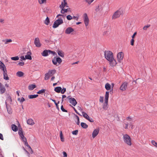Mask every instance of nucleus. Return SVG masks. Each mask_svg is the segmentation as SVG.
<instances>
[{
    "label": "nucleus",
    "mask_w": 157,
    "mask_h": 157,
    "mask_svg": "<svg viewBox=\"0 0 157 157\" xmlns=\"http://www.w3.org/2000/svg\"><path fill=\"white\" fill-rule=\"evenodd\" d=\"M128 84L127 82H124L121 86L120 88V90L122 91L125 90L127 88Z\"/></svg>",
    "instance_id": "nucleus-12"
},
{
    "label": "nucleus",
    "mask_w": 157,
    "mask_h": 157,
    "mask_svg": "<svg viewBox=\"0 0 157 157\" xmlns=\"http://www.w3.org/2000/svg\"><path fill=\"white\" fill-rule=\"evenodd\" d=\"M27 122L28 124L32 125H33L35 124L33 120L31 118L28 119L27 120Z\"/></svg>",
    "instance_id": "nucleus-22"
},
{
    "label": "nucleus",
    "mask_w": 157,
    "mask_h": 157,
    "mask_svg": "<svg viewBox=\"0 0 157 157\" xmlns=\"http://www.w3.org/2000/svg\"><path fill=\"white\" fill-rule=\"evenodd\" d=\"M94 0H86V2L89 4L90 5Z\"/></svg>",
    "instance_id": "nucleus-50"
},
{
    "label": "nucleus",
    "mask_w": 157,
    "mask_h": 157,
    "mask_svg": "<svg viewBox=\"0 0 157 157\" xmlns=\"http://www.w3.org/2000/svg\"><path fill=\"white\" fill-rule=\"evenodd\" d=\"M109 93L108 91H106L105 96V101L103 105V108L105 110H106L108 108V102L109 97Z\"/></svg>",
    "instance_id": "nucleus-3"
},
{
    "label": "nucleus",
    "mask_w": 157,
    "mask_h": 157,
    "mask_svg": "<svg viewBox=\"0 0 157 157\" xmlns=\"http://www.w3.org/2000/svg\"><path fill=\"white\" fill-rule=\"evenodd\" d=\"M18 133L22 141H25L26 140V138L23 135V131L21 128L19 129Z\"/></svg>",
    "instance_id": "nucleus-11"
},
{
    "label": "nucleus",
    "mask_w": 157,
    "mask_h": 157,
    "mask_svg": "<svg viewBox=\"0 0 157 157\" xmlns=\"http://www.w3.org/2000/svg\"><path fill=\"white\" fill-rule=\"evenodd\" d=\"M87 120H88L91 122H94L92 118H90V117L87 119Z\"/></svg>",
    "instance_id": "nucleus-58"
},
{
    "label": "nucleus",
    "mask_w": 157,
    "mask_h": 157,
    "mask_svg": "<svg viewBox=\"0 0 157 157\" xmlns=\"http://www.w3.org/2000/svg\"><path fill=\"white\" fill-rule=\"evenodd\" d=\"M38 96V94H34V95H29L28 96V98L29 99H33L34 98H37Z\"/></svg>",
    "instance_id": "nucleus-33"
},
{
    "label": "nucleus",
    "mask_w": 157,
    "mask_h": 157,
    "mask_svg": "<svg viewBox=\"0 0 157 157\" xmlns=\"http://www.w3.org/2000/svg\"><path fill=\"white\" fill-rule=\"evenodd\" d=\"M0 69L2 70L3 72H5V71H6L5 65L1 61H0Z\"/></svg>",
    "instance_id": "nucleus-17"
},
{
    "label": "nucleus",
    "mask_w": 157,
    "mask_h": 157,
    "mask_svg": "<svg viewBox=\"0 0 157 157\" xmlns=\"http://www.w3.org/2000/svg\"><path fill=\"white\" fill-rule=\"evenodd\" d=\"M123 140L124 142L129 146L132 145L131 139L130 136L127 134H123Z\"/></svg>",
    "instance_id": "nucleus-2"
},
{
    "label": "nucleus",
    "mask_w": 157,
    "mask_h": 157,
    "mask_svg": "<svg viewBox=\"0 0 157 157\" xmlns=\"http://www.w3.org/2000/svg\"><path fill=\"white\" fill-rule=\"evenodd\" d=\"M150 26L151 25H145L143 29L144 30H146L148 28L150 27Z\"/></svg>",
    "instance_id": "nucleus-45"
},
{
    "label": "nucleus",
    "mask_w": 157,
    "mask_h": 157,
    "mask_svg": "<svg viewBox=\"0 0 157 157\" xmlns=\"http://www.w3.org/2000/svg\"><path fill=\"white\" fill-rule=\"evenodd\" d=\"M65 7H68V6L66 0H63V2H61V4L59 6V7L61 9H63Z\"/></svg>",
    "instance_id": "nucleus-14"
},
{
    "label": "nucleus",
    "mask_w": 157,
    "mask_h": 157,
    "mask_svg": "<svg viewBox=\"0 0 157 157\" xmlns=\"http://www.w3.org/2000/svg\"><path fill=\"white\" fill-rule=\"evenodd\" d=\"M57 52L58 55L62 57H64V53L62 51L59 50H58Z\"/></svg>",
    "instance_id": "nucleus-26"
},
{
    "label": "nucleus",
    "mask_w": 157,
    "mask_h": 157,
    "mask_svg": "<svg viewBox=\"0 0 157 157\" xmlns=\"http://www.w3.org/2000/svg\"><path fill=\"white\" fill-rule=\"evenodd\" d=\"M27 146L29 148L30 150V151H31L30 153H31V154H32L33 153V150H32V149L31 148V147L29 145H27Z\"/></svg>",
    "instance_id": "nucleus-56"
},
{
    "label": "nucleus",
    "mask_w": 157,
    "mask_h": 157,
    "mask_svg": "<svg viewBox=\"0 0 157 157\" xmlns=\"http://www.w3.org/2000/svg\"><path fill=\"white\" fill-rule=\"evenodd\" d=\"M12 101V100L11 98L10 97H9L7 98L6 100L5 101V103L7 105V103L8 102H11Z\"/></svg>",
    "instance_id": "nucleus-39"
},
{
    "label": "nucleus",
    "mask_w": 157,
    "mask_h": 157,
    "mask_svg": "<svg viewBox=\"0 0 157 157\" xmlns=\"http://www.w3.org/2000/svg\"><path fill=\"white\" fill-rule=\"evenodd\" d=\"M16 75L18 77H21L23 75L24 73L21 71H19L17 72Z\"/></svg>",
    "instance_id": "nucleus-34"
},
{
    "label": "nucleus",
    "mask_w": 157,
    "mask_h": 157,
    "mask_svg": "<svg viewBox=\"0 0 157 157\" xmlns=\"http://www.w3.org/2000/svg\"><path fill=\"white\" fill-rule=\"evenodd\" d=\"M67 99L68 100L69 102L74 106H75L77 104L76 100L74 98H70V97L68 96L67 98L65 100H67Z\"/></svg>",
    "instance_id": "nucleus-7"
},
{
    "label": "nucleus",
    "mask_w": 157,
    "mask_h": 157,
    "mask_svg": "<svg viewBox=\"0 0 157 157\" xmlns=\"http://www.w3.org/2000/svg\"><path fill=\"white\" fill-rule=\"evenodd\" d=\"M63 22V20L61 17H59V19L56 21L53 25L52 27L54 28L57 27L59 25L62 24Z\"/></svg>",
    "instance_id": "nucleus-5"
},
{
    "label": "nucleus",
    "mask_w": 157,
    "mask_h": 157,
    "mask_svg": "<svg viewBox=\"0 0 157 157\" xmlns=\"http://www.w3.org/2000/svg\"><path fill=\"white\" fill-rule=\"evenodd\" d=\"M2 41L4 42L5 44H7L8 43L11 42L12 40L11 39L3 40H2Z\"/></svg>",
    "instance_id": "nucleus-37"
},
{
    "label": "nucleus",
    "mask_w": 157,
    "mask_h": 157,
    "mask_svg": "<svg viewBox=\"0 0 157 157\" xmlns=\"http://www.w3.org/2000/svg\"><path fill=\"white\" fill-rule=\"evenodd\" d=\"M104 97L103 96H100V97L99 101L101 103H102L103 101Z\"/></svg>",
    "instance_id": "nucleus-55"
},
{
    "label": "nucleus",
    "mask_w": 157,
    "mask_h": 157,
    "mask_svg": "<svg viewBox=\"0 0 157 157\" xmlns=\"http://www.w3.org/2000/svg\"><path fill=\"white\" fill-rule=\"evenodd\" d=\"M83 19L85 25L86 27L88 25L89 20L87 14L85 13L83 15Z\"/></svg>",
    "instance_id": "nucleus-8"
},
{
    "label": "nucleus",
    "mask_w": 157,
    "mask_h": 157,
    "mask_svg": "<svg viewBox=\"0 0 157 157\" xmlns=\"http://www.w3.org/2000/svg\"><path fill=\"white\" fill-rule=\"evenodd\" d=\"M63 156L64 157H67V154L65 152L63 151Z\"/></svg>",
    "instance_id": "nucleus-60"
},
{
    "label": "nucleus",
    "mask_w": 157,
    "mask_h": 157,
    "mask_svg": "<svg viewBox=\"0 0 157 157\" xmlns=\"http://www.w3.org/2000/svg\"><path fill=\"white\" fill-rule=\"evenodd\" d=\"M78 130H75L73 131H72V134L73 135H77L78 133Z\"/></svg>",
    "instance_id": "nucleus-51"
},
{
    "label": "nucleus",
    "mask_w": 157,
    "mask_h": 157,
    "mask_svg": "<svg viewBox=\"0 0 157 157\" xmlns=\"http://www.w3.org/2000/svg\"><path fill=\"white\" fill-rule=\"evenodd\" d=\"M47 0H39L38 2L40 4L46 3Z\"/></svg>",
    "instance_id": "nucleus-43"
},
{
    "label": "nucleus",
    "mask_w": 157,
    "mask_h": 157,
    "mask_svg": "<svg viewBox=\"0 0 157 157\" xmlns=\"http://www.w3.org/2000/svg\"><path fill=\"white\" fill-rule=\"evenodd\" d=\"M81 127L84 128H86L88 127V125L84 123H81Z\"/></svg>",
    "instance_id": "nucleus-35"
},
{
    "label": "nucleus",
    "mask_w": 157,
    "mask_h": 157,
    "mask_svg": "<svg viewBox=\"0 0 157 157\" xmlns=\"http://www.w3.org/2000/svg\"><path fill=\"white\" fill-rule=\"evenodd\" d=\"M51 100H52L54 102V103L55 104V105H56L57 109L58 110H59V106L58 105V104L59 103V101L57 103H56V101L55 100H53V99H51Z\"/></svg>",
    "instance_id": "nucleus-38"
},
{
    "label": "nucleus",
    "mask_w": 157,
    "mask_h": 157,
    "mask_svg": "<svg viewBox=\"0 0 157 157\" xmlns=\"http://www.w3.org/2000/svg\"><path fill=\"white\" fill-rule=\"evenodd\" d=\"M18 65L20 66H23L24 65V63L23 62H20L18 63Z\"/></svg>",
    "instance_id": "nucleus-57"
},
{
    "label": "nucleus",
    "mask_w": 157,
    "mask_h": 157,
    "mask_svg": "<svg viewBox=\"0 0 157 157\" xmlns=\"http://www.w3.org/2000/svg\"><path fill=\"white\" fill-rule=\"evenodd\" d=\"M11 59L13 60H17L19 59V57L18 56L13 57L11 58Z\"/></svg>",
    "instance_id": "nucleus-44"
},
{
    "label": "nucleus",
    "mask_w": 157,
    "mask_h": 157,
    "mask_svg": "<svg viewBox=\"0 0 157 157\" xmlns=\"http://www.w3.org/2000/svg\"><path fill=\"white\" fill-rule=\"evenodd\" d=\"M103 10V8L101 5L97 6L95 8V11L96 12H98L99 11H102Z\"/></svg>",
    "instance_id": "nucleus-21"
},
{
    "label": "nucleus",
    "mask_w": 157,
    "mask_h": 157,
    "mask_svg": "<svg viewBox=\"0 0 157 157\" xmlns=\"http://www.w3.org/2000/svg\"><path fill=\"white\" fill-rule=\"evenodd\" d=\"M11 128L12 130L14 132H17L18 130V128L17 126L14 124H13L11 125Z\"/></svg>",
    "instance_id": "nucleus-25"
},
{
    "label": "nucleus",
    "mask_w": 157,
    "mask_h": 157,
    "mask_svg": "<svg viewBox=\"0 0 157 157\" xmlns=\"http://www.w3.org/2000/svg\"><path fill=\"white\" fill-rule=\"evenodd\" d=\"M76 119L77 120V122L76 124L77 125H79L80 123L79 119V117L77 115H76Z\"/></svg>",
    "instance_id": "nucleus-49"
},
{
    "label": "nucleus",
    "mask_w": 157,
    "mask_h": 157,
    "mask_svg": "<svg viewBox=\"0 0 157 157\" xmlns=\"http://www.w3.org/2000/svg\"><path fill=\"white\" fill-rule=\"evenodd\" d=\"M34 43L36 47H40L41 46L39 39L38 37L35 38Z\"/></svg>",
    "instance_id": "nucleus-13"
},
{
    "label": "nucleus",
    "mask_w": 157,
    "mask_h": 157,
    "mask_svg": "<svg viewBox=\"0 0 157 157\" xmlns=\"http://www.w3.org/2000/svg\"><path fill=\"white\" fill-rule=\"evenodd\" d=\"M18 133L22 141H25L26 140V138L23 135V131L21 128L19 129Z\"/></svg>",
    "instance_id": "nucleus-10"
},
{
    "label": "nucleus",
    "mask_w": 157,
    "mask_h": 157,
    "mask_svg": "<svg viewBox=\"0 0 157 157\" xmlns=\"http://www.w3.org/2000/svg\"><path fill=\"white\" fill-rule=\"evenodd\" d=\"M67 18L68 20H70L72 19V17L70 15H69L67 16Z\"/></svg>",
    "instance_id": "nucleus-52"
},
{
    "label": "nucleus",
    "mask_w": 157,
    "mask_h": 157,
    "mask_svg": "<svg viewBox=\"0 0 157 157\" xmlns=\"http://www.w3.org/2000/svg\"><path fill=\"white\" fill-rule=\"evenodd\" d=\"M136 32L135 33H134L132 35V39H134V37L135 36H136Z\"/></svg>",
    "instance_id": "nucleus-64"
},
{
    "label": "nucleus",
    "mask_w": 157,
    "mask_h": 157,
    "mask_svg": "<svg viewBox=\"0 0 157 157\" xmlns=\"http://www.w3.org/2000/svg\"><path fill=\"white\" fill-rule=\"evenodd\" d=\"M99 132V129H95L93 132L92 134V137L93 138H94L98 134Z\"/></svg>",
    "instance_id": "nucleus-16"
},
{
    "label": "nucleus",
    "mask_w": 157,
    "mask_h": 157,
    "mask_svg": "<svg viewBox=\"0 0 157 157\" xmlns=\"http://www.w3.org/2000/svg\"><path fill=\"white\" fill-rule=\"evenodd\" d=\"M6 89L5 87L0 82V92L1 94H2L5 92Z\"/></svg>",
    "instance_id": "nucleus-18"
},
{
    "label": "nucleus",
    "mask_w": 157,
    "mask_h": 157,
    "mask_svg": "<svg viewBox=\"0 0 157 157\" xmlns=\"http://www.w3.org/2000/svg\"><path fill=\"white\" fill-rule=\"evenodd\" d=\"M0 139L2 140H3V137L2 134L0 133Z\"/></svg>",
    "instance_id": "nucleus-61"
},
{
    "label": "nucleus",
    "mask_w": 157,
    "mask_h": 157,
    "mask_svg": "<svg viewBox=\"0 0 157 157\" xmlns=\"http://www.w3.org/2000/svg\"><path fill=\"white\" fill-rule=\"evenodd\" d=\"M60 138L61 140V141L63 142L64 141V139L63 136V135L62 131H60Z\"/></svg>",
    "instance_id": "nucleus-36"
},
{
    "label": "nucleus",
    "mask_w": 157,
    "mask_h": 157,
    "mask_svg": "<svg viewBox=\"0 0 157 157\" xmlns=\"http://www.w3.org/2000/svg\"><path fill=\"white\" fill-rule=\"evenodd\" d=\"M123 13V11L122 9H119L116 11L113 14L112 16L113 19H115L119 17Z\"/></svg>",
    "instance_id": "nucleus-4"
},
{
    "label": "nucleus",
    "mask_w": 157,
    "mask_h": 157,
    "mask_svg": "<svg viewBox=\"0 0 157 157\" xmlns=\"http://www.w3.org/2000/svg\"><path fill=\"white\" fill-rule=\"evenodd\" d=\"M49 22V20L48 17H47L44 21V23L46 25H48Z\"/></svg>",
    "instance_id": "nucleus-42"
},
{
    "label": "nucleus",
    "mask_w": 157,
    "mask_h": 157,
    "mask_svg": "<svg viewBox=\"0 0 157 157\" xmlns=\"http://www.w3.org/2000/svg\"><path fill=\"white\" fill-rule=\"evenodd\" d=\"M62 60L59 57H55L53 59H52V62L53 63L56 65H57V63L59 64H60L62 62Z\"/></svg>",
    "instance_id": "nucleus-6"
},
{
    "label": "nucleus",
    "mask_w": 157,
    "mask_h": 157,
    "mask_svg": "<svg viewBox=\"0 0 157 157\" xmlns=\"http://www.w3.org/2000/svg\"><path fill=\"white\" fill-rule=\"evenodd\" d=\"M23 141L24 142V144L26 146H27V145H28L29 144H28V143L27 142V140H26L25 141Z\"/></svg>",
    "instance_id": "nucleus-63"
},
{
    "label": "nucleus",
    "mask_w": 157,
    "mask_h": 157,
    "mask_svg": "<svg viewBox=\"0 0 157 157\" xmlns=\"http://www.w3.org/2000/svg\"><path fill=\"white\" fill-rule=\"evenodd\" d=\"M105 88L107 90H109L111 89V86L109 83H107L105 85Z\"/></svg>",
    "instance_id": "nucleus-30"
},
{
    "label": "nucleus",
    "mask_w": 157,
    "mask_h": 157,
    "mask_svg": "<svg viewBox=\"0 0 157 157\" xmlns=\"http://www.w3.org/2000/svg\"><path fill=\"white\" fill-rule=\"evenodd\" d=\"M72 19H76V20L78 21V17H75V16H74L72 17Z\"/></svg>",
    "instance_id": "nucleus-62"
},
{
    "label": "nucleus",
    "mask_w": 157,
    "mask_h": 157,
    "mask_svg": "<svg viewBox=\"0 0 157 157\" xmlns=\"http://www.w3.org/2000/svg\"><path fill=\"white\" fill-rule=\"evenodd\" d=\"M127 120L128 121H131L132 122H130L129 123V125L131 126L132 129H133L134 128V126L132 125V119L131 118L129 117H127Z\"/></svg>",
    "instance_id": "nucleus-24"
},
{
    "label": "nucleus",
    "mask_w": 157,
    "mask_h": 157,
    "mask_svg": "<svg viewBox=\"0 0 157 157\" xmlns=\"http://www.w3.org/2000/svg\"><path fill=\"white\" fill-rule=\"evenodd\" d=\"M49 53H51V54H52V55H53V56H57V54L55 52L51 51L50 50V51H49Z\"/></svg>",
    "instance_id": "nucleus-48"
},
{
    "label": "nucleus",
    "mask_w": 157,
    "mask_h": 157,
    "mask_svg": "<svg viewBox=\"0 0 157 157\" xmlns=\"http://www.w3.org/2000/svg\"><path fill=\"white\" fill-rule=\"evenodd\" d=\"M27 54L25 56V57L26 59H28L29 60H31L32 59L31 55V53L30 52H27Z\"/></svg>",
    "instance_id": "nucleus-19"
},
{
    "label": "nucleus",
    "mask_w": 157,
    "mask_h": 157,
    "mask_svg": "<svg viewBox=\"0 0 157 157\" xmlns=\"http://www.w3.org/2000/svg\"><path fill=\"white\" fill-rule=\"evenodd\" d=\"M104 54L105 58L109 62L111 66L113 67L116 66L117 63L113 57V53L109 51H105Z\"/></svg>",
    "instance_id": "nucleus-1"
},
{
    "label": "nucleus",
    "mask_w": 157,
    "mask_h": 157,
    "mask_svg": "<svg viewBox=\"0 0 157 157\" xmlns=\"http://www.w3.org/2000/svg\"><path fill=\"white\" fill-rule=\"evenodd\" d=\"M36 85L34 84H31L29 86L28 89L29 90H31L36 88Z\"/></svg>",
    "instance_id": "nucleus-27"
},
{
    "label": "nucleus",
    "mask_w": 157,
    "mask_h": 157,
    "mask_svg": "<svg viewBox=\"0 0 157 157\" xmlns=\"http://www.w3.org/2000/svg\"><path fill=\"white\" fill-rule=\"evenodd\" d=\"M74 31V29L71 27H69L66 29L65 31V33L66 34H69Z\"/></svg>",
    "instance_id": "nucleus-15"
},
{
    "label": "nucleus",
    "mask_w": 157,
    "mask_h": 157,
    "mask_svg": "<svg viewBox=\"0 0 157 157\" xmlns=\"http://www.w3.org/2000/svg\"><path fill=\"white\" fill-rule=\"evenodd\" d=\"M7 71H5L3 72L4 79L6 80H8L9 79V78L8 76V75L6 73Z\"/></svg>",
    "instance_id": "nucleus-29"
},
{
    "label": "nucleus",
    "mask_w": 157,
    "mask_h": 157,
    "mask_svg": "<svg viewBox=\"0 0 157 157\" xmlns=\"http://www.w3.org/2000/svg\"><path fill=\"white\" fill-rule=\"evenodd\" d=\"M50 77V75H49L47 73L45 75L44 79L45 80H47L49 79Z\"/></svg>",
    "instance_id": "nucleus-41"
},
{
    "label": "nucleus",
    "mask_w": 157,
    "mask_h": 157,
    "mask_svg": "<svg viewBox=\"0 0 157 157\" xmlns=\"http://www.w3.org/2000/svg\"><path fill=\"white\" fill-rule=\"evenodd\" d=\"M46 90L45 89H42L40 90H39L37 92L38 94H42L43 93H44L45 92Z\"/></svg>",
    "instance_id": "nucleus-40"
},
{
    "label": "nucleus",
    "mask_w": 157,
    "mask_h": 157,
    "mask_svg": "<svg viewBox=\"0 0 157 157\" xmlns=\"http://www.w3.org/2000/svg\"><path fill=\"white\" fill-rule=\"evenodd\" d=\"M134 40L133 39H132L131 40V44L133 46L134 45Z\"/></svg>",
    "instance_id": "nucleus-59"
},
{
    "label": "nucleus",
    "mask_w": 157,
    "mask_h": 157,
    "mask_svg": "<svg viewBox=\"0 0 157 157\" xmlns=\"http://www.w3.org/2000/svg\"><path fill=\"white\" fill-rule=\"evenodd\" d=\"M50 50H44L43 52L41 53V55L43 56H48V53H49V51Z\"/></svg>",
    "instance_id": "nucleus-20"
},
{
    "label": "nucleus",
    "mask_w": 157,
    "mask_h": 157,
    "mask_svg": "<svg viewBox=\"0 0 157 157\" xmlns=\"http://www.w3.org/2000/svg\"><path fill=\"white\" fill-rule=\"evenodd\" d=\"M61 109L63 112H67V110L64 109L63 106V105H62L61 106Z\"/></svg>",
    "instance_id": "nucleus-53"
},
{
    "label": "nucleus",
    "mask_w": 157,
    "mask_h": 157,
    "mask_svg": "<svg viewBox=\"0 0 157 157\" xmlns=\"http://www.w3.org/2000/svg\"><path fill=\"white\" fill-rule=\"evenodd\" d=\"M117 57L118 61L121 63L122 62L124 57V53L122 52H119L117 54Z\"/></svg>",
    "instance_id": "nucleus-9"
},
{
    "label": "nucleus",
    "mask_w": 157,
    "mask_h": 157,
    "mask_svg": "<svg viewBox=\"0 0 157 157\" xmlns=\"http://www.w3.org/2000/svg\"><path fill=\"white\" fill-rule=\"evenodd\" d=\"M70 10V8L65 9H64V8L63 9H61L60 12L62 14H64L65 13L67 12V11H69Z\"/></svg>",
    "instance_id": "nucleus-31"
},
{
    "label": "nucleus",
    "mask_w": 157,
    "mask_h": 157,
    "mask_svg": "<svg viewBox=\"0 0 157 157\" xmlns=\"http://www.w3.org/2000/svg\"><path fill=\"white\" fill-rule=\"evenodd\" d=\"M56 72V70L55 69L49 70L47 73L50 76H52Z\"/></svg>",
    "instance_id": "nucleus-23"
},
{
    "label": "nucleus",
    "mask_w": 157,
    "mask_h": 157,
    "mask_svg": "<svg viewBox=\"0 0 157 157\" xmlns=\"http://www.w3.org/2000/svg\"><path fill=\"white\" fill-rule=\"evenodd\" d=\"M82 114L83 117L86 120L89 118V117L88 115L84 112H82Z\"/></svg>",
    "instance_id": "nucleus-32"
},
{
    "label": "nucleus",
    "mask_w": 157,
    "mask_h": 157,
    "mask_svg": "<svg viewBox=\"0 0 157 157\" xmlns=\"http://www.w3.org/2000/svg\"><path fill=\"white\" fill-rule=\"evenodd\" d=\"M151 143L154 146L157 147V143L154 140L151 141Z\"/></svg>",
    "instance_id": "nucleus-46"
},
{
    "label": "nucleus",
    "mask_w": 157,
    "mask_h": 157,
    "mask_svg": "<svg viewBox=\"0 0 157 157\" xmlns=\"http://www.w3.org/2000/svg\"><path fill=\"white\" fill-rule=\"evenodd\" d=\"M66 89L65 88H63V89L61 90V93L62 94H64V93L66 92Z\"/></svg>",
    "instance_id": "nucleus-54"
},
{
    "label": "nucleus",
    "mask_w": 157,
    "mask_h": 157,
    "mask_svg": "<svg viewBox=\"0 0 157 157\" xmlns=\"http://www.w3.org/2000/svg\"><path fill=\"white\" fill-rule=\"evenodd\" d=\"M18 100L20 101V102L22 103L25 101V99L24 98L22 97L21 99L20 98H18Z\"/></svg>",
    "instance_id": "nucleus-47"
},
{
    "label": "nucleus",
    "mask_w": 157,
    "mask_h": 157,
    "mask_svg": "<svg viewBox=\"0 0 157 157\" xmlns=\"http://www.w3.org/2000/svg\"><path fill=\"white\" fill-rule=\"evenodd\" d=\"M61 89L62 88L61 87H56L55 88L54 91L57 93H59L60 92H61Z\"/></svg>",
    "instance_id": "nucleus-28"
}]
</instances>
